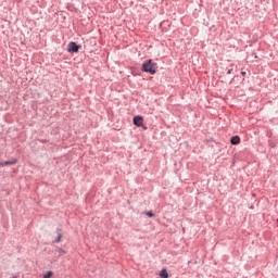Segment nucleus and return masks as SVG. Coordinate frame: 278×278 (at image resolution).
Returning a JSON list of instances; mask_svg holds the SVG:
<instances>
[{
	"instance_id": "nucleus-12",
	"label": "nucleus",
	"mask_w": 278,
	"mask_h": 278,
	"mask_svg": "<svg viewBox=\"0 0 278 278\" xmlns=\"http://www.w3.org/2000/svg\"><path fill=\"white\" fill-rule=\"evenodd\" d=\"M228 75H231V70L228 71Z\"/></svg>"
},
{
	"instance_id": "nucleus-10",
	"label": "nucleus",
	"mask_w": 278,
	"mask_h": 278,
	"mask_svg": "<svg viewBox=\"0 0 278 278\" xmlns=\"http://www.w3.org/2000/svg\"><path fill=\"white\" fill-rule=\"evenodd\" d=\"M59 253H60V255H64L66 253V251L59 249Z\"/></svg>"
},
{
	"instance_id": "nucleus-9",
	"label": "nucleus",
	"mask_w": 278,
	"mask_h": 278,
	"mask_svg": "<svg viewBox=\"0 0 278 278\" xmlns=\"http://www.w3.org/2000/svg\"><path fill=\"white\" fill-rule=\"evenodd\" d=\"M146 214L149 216V218H153V212L149 211V212H146Z\"/></svg>"
},
{
	"instance_id": "nucleus-8",
	"label": "nucleus",
	"mask_w": 278,
	"mask_h": 278,
	"mask_svg": "<svg viewBox=\"0 0 278 278\" xmlns=\"http://www.w3.org/2000/svg\"><path fill=\"white\" fill-rule=\"evenodd\" d=\"M53 277V271H47L45 275H43V278H52Z\"/></svg>"
},
{
	"instance_id": "nucleus-2",
	"label": "nucleus",
	"mask_w": 278,
	"mask_h": 278,
	"mask_svg": "<svg viewBox=\"0 0 278 278\" xmlns=\"http://www.w3.org/2000/svg\"><path fill=\"white\" fill-rule=\"evenodd\" d=\"M80 48H81V46H77V43H75L73 41L67 45L68 53H77Z\"/></svg>"
},
{
	"instance_id": "nucleus-4",
	"label": "nucleus",
	"mask_w": 278,
	"mask_h": 278,
	"mask_svg": "<svg viewBox=\"0 0 278 278\" xmlns=\"http://www.w3.org/2000/svg\"><path fill=\"white\" fill-rule=\"evenodd\" d=\"M18 161L13 160V161H4L0 162V166H13V164H16Z\"/></svg>"
},
{
	"instance_id": "nucleus-1",
	"label": "nucleus",
	"mask_w": 278,
	"mask_h": 278,
	"mask_svg": "<svg viewBox=\"0 0 278 278\" xmlns=\"http://www.w3.org/2000/svg\"><path fill=\"white\" fill-rule=\"evenodd\" d=\"M141 71H143V73H150V75H155L157 71V64L153 63L152 60H148L142 64Z\"/></svg>"
},
{
	"instance_id": "nucleus-5",
	"label": "nucleus",
	"mask_w": 278,
	"mask_h": 278,
	"mask_svg": "<svg viewBox=\"0 0 278 278\" xmlns=\"http://www.w3.org/2000/svg\"><path fill=\"white\" fill-rule=\"evenodd\" d=\"M58 237L55 238L54 242H62V229H58Z\"/></svg>"
},
{
	"instance_id": "nucleus-7",
	"label": "nucleus",
	"mask_w": 278,
	"mask_h": 278,
	"mask_svg": "<svg viewBox=\"0 0 278 278\" xmlns=\"http://www.w3.org/2000/svg\"><path fill=\"white\" fill-rule=\"evenodd\" d=\"M159 275L161 278H168V271L166 269H162Z\"/></svg>"
},
{
	"instance_id": "nucleus-3",
	"label": "nucleus",
	"mask_w": 278,
	"mask_h": 278,
	"mask_svg": "<svg viewBox=\"0 0 278 278\" xmlns=\"http://www.w3.org/2000/svg\"><path fill=\"white\" fill-rule=\"evenodd\" d=\"M132 123L137 127H142V125L144 123V118L142 116H135L134 119H132Z\"/></svg>"
},
{
	"instance_id": "nucleus-11",
	"label": "nucleus",
	"mask_w": 278,
	"mask_h": 278,
	"mask_svg": "<svg viewBox=\"0 0 278 278\" xmlns=\"http://www.w3.org/2000/svg\"><path fill=\"white\" fill-rule=\"evenodd\" d=\"M241 75L244 77L247 75V72H241Z\"/></svg>"
},
{
	"instance_id": "nucleus-6",
	"label": "nucleus",
	"mask_w": 278,
	"mask_h": 278,
	"mask_svg": "<svg viewBox=\"0 0 278 278\" xmlns=\"http://www.w3.org/2000/svg\"><path fill=\"white\" fill-rule=\"evenodd\" d=\"M231 144H238L240 142V137L235 136L230 139Z\"/></svg>"
}]
</instances>
